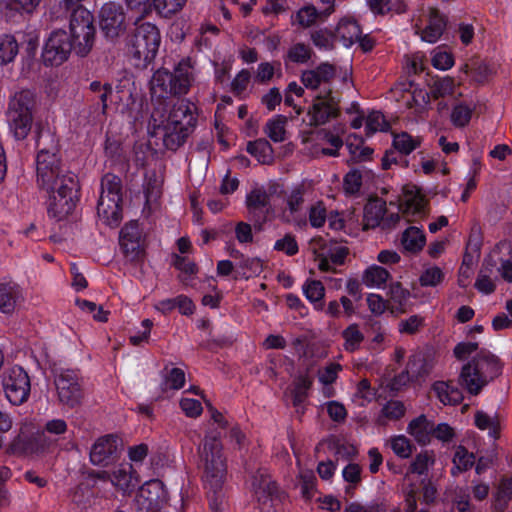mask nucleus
Returning a JSON list of instances; mask_svg holds the SVG:
<instances>
[{"label":"nucleus","mask_w":512,"mask_h":512,"mask_svg":"<svg viewBox=\"0 0 512 512\" xmlns=\"http://www.w3.org/2000/svg\"><path fill=\"white\" fill-rule=\"evenodd\" d=\"M37 181L49 194L48 213L58 221L71 214L76 206L77 179L62 168L57 156L58 144L49 131L40 133L37 142Z\"/></svg>","instance_id":"f257e3e1"},{"label":"nucleus","mask_w":512,"mask_h":512,"mask_svg":"<svg viewBox=\"0 0 512 512\" xmlns=\"http://www.w3.org/2000/svg\"><path fill=\"white\" fill-rule=\"evenodd\" d=\"M501 373L502 362L499 357L487 350H481L461 367L458 385L476 396Z\"/></svg>","instance_id":"f03ea898"},{"label":"nucleus","mask_w":512,"mask_h":512,"mask_svg":"<svg viewBox=\"0 0 512 512\" xmlns=\"http://www.w3.org/2000/svg\"><path fill=\"white\" fill-rule=\"evenodd\" d=\"M192 65L190 59H182L171 73L166 69H158L150 81L152 99L160 103L170 95H183L189 91L192 81Z\"/></svg>","instance_id":"7ed1b4c3"},{"label":"nucleus","mask_w":512,"mask_h":512,"mask_svg":"<svg viewBox=\"0 0 512 512\" xmlns=\"http://www.w3.org/2000/svg\"><path fill=\"white\" fill-rule=\"evenodd\" d=\"M200 468L203 470L205 485L214 492L221 489L227 473V463L219 435L205 436L200 449Z\"/></svg>","instance_id":"20e7f679"},{"label":"nucleus","mask_w":512,"mask_h":512,"mask_svg":"<svg viewBox=\"0 0 512 512\" xmlns=\"http://www.w3.org/2000/svg\"><path fill=\"white\" fill-rule=\"evenodd\" d=\"M71 11L70 41L74 44V52L84 57L91 51L95 42V26L93 15L82 5L66 9Z\"/></svg>","instance_id":"39448f33"},{"label":"nucleus","mask_w":512,"mask_h":512,"mask_svg":"<svg viewBox=\"0 0 512 512\" xmlns=\"http://www.w3.org/2000/svg\"><path fill=\"white\" fill-rule=\"evenodd\" d=\"M163 115L162 110L152 111L149 134L152 139H155L156 145H158L157 140H161L164 148L175 151L184 144L192 131L166 123Z\"/></svg>","instance_id":"423d86ee"},{"label":"nucleus","mask_w":512,"mask_h":512,"mask_svg":"<svg viewBox=\"0 0 512 512\" xmlns=\"http://www.w3.org/2000/svg\"><path fill=\"white\" fill-rule=\"evenodd\" d=\"M160 33L158 28L149 22L138 25L131 39L130 53L144 63L151 62L160 46Z\"/></svg>","instance_id":"0eeeda50"},{"label":"nucleus","mask_w":512,"mask_h":512,"mask_svg":"<svg viewBox=\"0 0 512 512\" xmlns=\"http://www.w3.org/2000/svg\"><path fill=\"white\" fill-rule=\"evenodd\" d=\"M59 402L68 408L79 407L84 400V392L78 373L71 369L55 371L54 380Z\"/></svg>","instance_id":"6e6552de"},{"label":"nucleus","mask_w":512,"mask_h":512,"mask_svg":"<svg viewBox=\"0 0 512 512\" xmlns=\"http://www.w3.org/2000/svg\"><path fill=\"white\" fill-rule=\"evenodd\" d=\"M310 126H322L340 116V99L332 89L325 88L317 94L308 109Z\"/></svg>","instance_id":"1a4fd4ad"},{"label":"nucleus","mask_w":512,"mask_h":512,"mask_svg":"<svg viewBox=\"0 0 512 512\" xmlns=\"http://www.w3.org/2000/svg\"><path fill=\"white\" fill-rule=\"evenodd\" d=\"M252 490L262 512H279L277 502L280 501L279 490L271 476L258 470L252 477Z\"/></svg>","instance_id":"9d476101"},{"label":"nucleus","mask_w":512,"mask_h":512,"mask_svg":"<svg viewBox=\"0 0 512 512\" xmlns=\"http://www.w3.org/2000/svg\"><path fill=\"white\" fill-rule=\"evenodd\" d=\"M99 26L106 38L115 40L126 32V13L120 3H105L99 12Z\"/></svg>","instance_id":"9b49d317"},{"label":"nucleus","mask_w":512,"mask_h":512,"mask_svg":"<svg viewBox=\"0 0 512 512\" xmlns=\"http://www.w3.org/2000/svg\"><path fill=\"white\" fill-rule=\"evenodd\" d=\"M120 247L126 259L139 262L145 258V238L137 221H130L121 229Z\"/></svg>","instance_id":"f8f14e48"},{"label":"nucleus","mask_w":512,"mask_h":512,"mask_svg":"<svg viewBox=\"0 0 512 512\" xmlns=\"http://www.w3.org/2000/svg\"><path fill=\"white\" fill-rule=\"evenodd\" d=\"M3 387L10 403L20 405L27 400L30 393L29 376L23 368L14 366L5 372Z\"/></svg>","instance_id":"ddd939ff"},{"label":"nucleus","mask_w":512,"mask_h":512,"mask_svg":"<svg viewBox=\"0 0 512 512\" xmlns=\"http://www.w3.org/2000/svg\"><path fill=\"white\" fill-rule=\"evenodd\" d=\"M153 110H162L164 121L180 128H187V130L192 131L196 124L194 105L184 99H178L171 106L165 102H160Z\"/></svg>","instance_id":"4468645a"},{"label":"nucleus","mask_w":512,"mask_h":512,"mask_svg":"<svg viewBox=\"0 0 512 512\" xmlns=\"http://www.w3.org/2000/svg\"><path fill=\"white\" fill-rule=\"evenodd\" d=\"M74 44L64 30L51 33L42 53L43 61L49 65H59L67 60Z\"/></svg>","instance_id":"2eb2a0df"},{"label":"nucleus","mask_w":512,"mask_h":512,"mask_svg":"<svg viewBox=\"0 0 512 512\" xmlns=\"http://www.w3.org/2000/svg\"><path fill=\"white\" fill-rule=\"evenodd\" d=\"M123 449V442L115 434L99 437L90 449V461L93 465L106 466L117 458Z\"/></svg>","instance_id":"dca6fc26"},{"label":"nucleus","mask_w":512,"mask_h":512,"mask_svg":"<svg viewBox=\"0 0 512 512\" xmlns=\"http://www.w3.org/2000/svg\"><path fill=\"white\" fill-rule=\"evenodd\" d=\"M336 77V68L327 62L319 64L313 69L302 72L301 82L310 90H317L321 86L329 85Z\"/></svg>","instance_id":"f3484780"},{"label":"nucleus","mask_w":512,"mask_h":512,"mask_svg":"<svg viewBox=\"0 0 512 512\" xmlns=\"http://www.w3.org/2000/svg\"><path fill=\"white\" fill-rule=\"evenodd\" d=\"M348 255V248L336 243L325 244L316 254L318 268L321 271H335V266L342 265Z\"/></svg>","instance_id":"a211bd4d"},{"label":"nucleus","mask_w":512,"mask_h":512,"mask_svg":"<svg viewBox=\"0 0 512 512\" xmlns=\"http://www.w3.org/2000/svg\"><path fill=\"white\" fill-rule=\"evenodd\" d=\"M111 484L124 495L130 494L139 484V479L132 464L123 462L111 471Z\"/></svg>","instance_id":"6ab92c4d"},{"label":"nucleus","mask_w":512,"mask_h":512,"mask_svg":"<svg viewBox=\"0 0 512 512\" xmlns=\"http://www.w3.org/2000/svg\"><path fill=\"white\" fill-rule=\"evenodd\" d=\"M447 26V19L444 15H442L438 9L434 7H430L428 9V23L427 25L419 31V26L417 27V34H420L421 39L428 43H436L443 32L445 31Z\"/></svg>","instance_id":"aec40b11"},{"label":"nucleus","mask_w":512,"mask_h":512,"mask_svg":"<svg viewBox=\"0 0 512 512\" xmlns=\"http://www.w3.org/2000/svg\"><path fill=\"white\" fill-rule=\"evenodd\" d=\"M428 204L425 195L416 185H406L403 188L402 212L404 215L424 216Z\"/></svg>","instance_id":"412c9836"},{"label":"nucleus","mask_w":512,"mask_h":512,"mask_svg":"<svg viewBox=\"0 0 512 512\" xmlns=\"http://www.w3.org/2000/svg\"><path fill=\"white\" fill-rule=\"evenodd\" d=\"M166 496L164 484L159 479L147 481L138 493L139 501L148 510L158 508L166 500Z\"/></svg>","instance_id":"4be33fe9"},{"label":"nucleus","mask_w":512,"mask_h":512,"mask_svg":"<svg viewBox=\"0 0 512 512\" xmlns=\"http://www.w3.org/2000/svg\"><path fill=\"white\" fill-rule=\"evenodd\" d=\"M121 200L122 197L108 196L106 194L100 195L97 214L106 225L116 226L120 222L122 217Z\"/></svg>","instance_id":"5701e85b"},{"label":"nucleus","mask_w":512,"mask_h":512,"mask_svg":"<svg viewBox=\"0 0 512 512\" xmlns=\"http://www.w3.org/2000/svg\"><path fill=\"white\" fill-rule=\"evenodd\" d=\"M19 106L16 107L14 103L9 110L10 126L17 139H24L31 128L32 116L27 107H24L17 103Z\"/></svg>","instance_id":"b1692460"},{"label":"nucleus","mask_w":512,"mask_h":512,"mask_svg":"<svg viewBox=\"0 0 512 512\" xmlns=\"http://www.w3.org/2000/svg\"><path fill=\"white\" fill-rule=\"evenodd\" d=\"M407 364L408 372L411 373L412 378L418 379L426 376L434 367V353L431 350L417 351L409 358Z\"/></svg>","instance_id":"393cba45"},{"label":"nucleus","mask_w":512,"mask_h":512,"mask_svg":"<svg viewBox=\"0 0 512 512\" xmlns=\"http://www.w3.org/2000/svg\"><path fill=\"white\" fill-rule=\"evenodd\" d=\"M386 213V202L379 198L370 199L364 206L363 229H373L382 225Z\"/></svg>","instance_id":"a878e982"},{"label":"nucleus","mask_w":512,"mask_h":512,"mask_svg":"<svg viewBox=\"0 0 512 512\" xmlns=\"http://www.w3.org/2000/svg\"><path fill=\"white\" fill-rule=\"evenodd\" d=\"M495 270L496 262L491 257L484 259L474 285L480 293L489 295L495 291Z\"/></svg>","instance_id":"bb28decb"},{"label":"nucleus","mask_w":512,"mask_h":512,"mask_svg":"<svg viewBox=\"0 0 512 512\" xmlns=\"http://www.w3.org/2000/svg\"><path fill=\"white\" fill-rule=\"evenodd\" d=\"M432 431L433 422L423 414L411 420L407 427V432L420 445H427L431 442Z\"/></svg>","instance_id":"cd10ccee"},{"label":"nucleus","mask_w":512,"mask_h":512,"mask_svg":"<svg viewBox=\"0 0 512 512\" xmlns=\"http://www.w3.org/2000/svg\"><path fill=\"white\" fill-rule=\"evenodd\" d=\"M425 243L423 231L416 226H410L402 233L401 245L406 252L416 254L424 248Z\"/></svg>","instance_id":"c85d7f7f"},{"label":"nucleus","mask_w":512,"mask_h":512,"mask_svg":"<svg viewBox=\"0 0 512 512\" xmlns=\"http://www.w3.org/2000/svg\"><path fill=\"white\" fill-rule=\"evenodd\" d=\"M305 193L306 189L302 184L293 187L289 192L285 193L286 208L283 211V216L287 221H290V218L302 209Z\"/></svg>","instance_id":"c756f323"},{"label":"nucleus","mask_w":512,"mask_h":512,"mask_svg":"<svg viewBox=\"0 0 512 512\" xmlns=\"http://www.w3.org/2000/svg\"><path fill=\"white\" fill-rule=\"evenodd\" d=\"M361 34V28L354 20L343 19L336 28V35L345 47L358 41Z\"/></svg>","instance_id":"7c9ffc66"},{"label":"nucleus","mask_w":512,"mask_h":512,"mask_svg":"<svg viewBox=\"0 0 512 512\" xmlns=\"http://www.w3.org/2000/svg\"><path fill=\"white\" fill-rule=\"evenodd\" d=\"M406 413V407L403 402L399 400L388 401L381 409L376 424L379 426H385L390 421H398L404 417Z\"/></svg>","instance_id":"2f4dec72"},{"label":"nucleus","mask_w":512,"mask_h":512,"mask_svg":"<svg viewBox=\"0 0 512 512\" xmlns=\"http://www.w3.org/2000/svg\"><path fill=\"white\" fill-rule=\"evenodd\" d=\"M433 391L438 399L445 405H456L463 399L461 391L457 387L451 386L448 382H435L433 384Z\"/></svg>","instance_id":"473e14b6"},{"label":"nucleus","mask_w":512,"mask_h":512,"mask_svg":"<svg viewBox=\"0 0 512 512\" xmlns=\"http://www.w3.org/2000/svg\"><path fill=\"white\" fill-rule=\"evenodd\" d=\"M247 152L262 164H271L274 159L273 148L264 138L248 142Z\"/></svg>","instance_id":"72a5a7b5"},{"label":"nucleus","mask_w":512,"mask_h":512,"mask_svg":"<svg viewBox=\"0 0 512 512\" xmlns=\"http://www.w3.org/2000/svg\"><path fill=\"white\" fill-rule=\"evenodd\" d=\"M389 278L390 273L387 269L372 265L363 272L362 283L369 288H381Z\"/></svg>","instance_id":"f704fd0d"},{"label":"nucleus","mask_w":512,"mask_h":512,"mask_svg":"<svg viewBox=\"0 0 512 512\" xmlns=\"http://www.w3.org/2000/svg\"><path fill=\"white\" fill-rule=\"evenodd\" d=\"M312 379L308 375H299L295 378L290 389L293 406L304 404L312 386Z\"/></svg>","instance_id":"c9c22d12"},{"label":"nucleus","mask_w":512,"mask_h":512,"mask_svg":"<svg viewBox=\"0 0 512 512\" xmlns=\"http://www.w3.org/2000/svg\"><path fill=\"white\" fill-rule=\"evenodd\" d=\"M18 296L19 291L16 284L12 282L0 283V311L6 314L12 313Z\"/></svg>","instance_id":"e433bc0d"},{"label":"nucleus","mask_w":512,"mask_h":512,"mask_svg":"<svg viewBox=\"0 0 512 512\" xmlns=\"http://www.w3.org/2000/svg\"><path fill=\"white\" fill-rule=\"evenodd\" d=\"M287 117L276 115L268 120L264 127V133L276 143L283 142L286 139Z\"/></svg>","instance_id":"4c0bfd02"},{"label":"nucleus","mask_w":512,"mask_h":512,"mask_svg":"<svg viewBox=\"0 0 512 512\" xmlns=\"http://www.w3.org/2000/svg\"><path fill=\"white\" fill-rule=\"evenodd\" d=\"M312 54L313 51L309 45L296 43L287 50L284 62L286 65L288 63L305 64L311 59Z\"/></svg>","instance_id":"58836bf2"},{"label":"nucleus","mask_w":512,"mask_h":512,"mask_svg":"<svg viewBox=\"0 0 512 512\" xmlns=\"http://www.w3.org/2000/svg\"><path fill=\"white\" fill-rule=\"evenodd\" d=\"M325 18L322 11H318L313 5H306L298 10L293 23H297L302 28H309L319 19Z\"/></svg>","instance_id":"ea45409f"},{"label":"nucleus","mask_w":512,"mask_h":512,"mask_svg":"<svg viewBox=\"0 0 512 512\" xmlns=\"http://www.w3.org/2000/svg\"><path fill=\"white\" fill-rule=\"evenodd\" d=\"M435 463V454L433 451L424 450L418 453L409 466V472L413 474H426L431 466Z\"/></svg>","instance_id":"a19ab883"},{"label":"nucleus","mask_w":512,"mask_h":512,"mask_svg":"<svg viewBox=\"0 0 512 512\" xmlns=\"http://www.w3.org/2000/svg\"><path fill=\"white\" fill-rule=\"evenodd\" d=\"M344 339V349L348 352H354L360 348L364 341V334L361 332L358 324L353 323L342 331Z\"/></svg>","instance_id":"79ce46f5"},{"label":"nucleus","mask_w":512,"mask_h":512,"mask_svg":"<svg viewBox=\"0 0 512 512\" xmlns=\"http://www.w3.org/2000/svg\"><path fill=\"white\" fill-rule=\"evenodd\" d=\"M473 111L474 108L465 103L461 102L456 104L452 108L450 114V121L452 125L456 128H464L468 126L471 121Z\"/></svg>","instance_id":"37998d69"},{"label":"nucleus","mask_w":512,"mask_h":512,"mask_svg":"<svg viewBox=\"0 0 512 512\" xmlns=\"http://www.w3.org/2000/svg\"><path fill=\"white\" fill-rule=\"evenodd\" d=\"M173 265L181 271L179 280L185 285L189 284V281L198 271V268L193 261L177 254L173 255Z\"/></svg>","instance_id":"c03bdc74"},{"label":"nucleus","mask_w":512,"mask_h":512,"mask_svg":"<svg viewBox=\"0 0 512 512\" xmlns=\"http://www.w3.org/2000/svg\"><path fill=\"white\" fill-rule=\"evenodd\" d=\"M369 8L376 14H385L389 11L403 13L406 11V4L402 0H368Z\"/></svg>","instance_id":"a18cd8bd"},{"label":"nucleus","mask_w":512,"mask_h":512,"mask_svg":"<svg viewBox=\"0 0 512 512\" xmlns=\"http://www.w3.org/2000/svg\"><path fill=\"white\" fill-rule=\"evenodd\" d=\"M420 139L414 138L406 132L396 134L393 139L394 148L401 154L408 155L420 146Z\"/></svg>","instance_id":"49530a36"},{"label":"nucleus","mask_w":512,"mask_h":512,"mask_svg":"<svg viewBox=\"0 0 512 512\" xmlns=\"http://www.w3.org/2000/svg\"><path fill=\"white\" fill-rule=\"evenodd\" d=\"M445 274L438 266L426 267L419 277L422 287H436L444 280Z\"/></svg>","instance_id":"de8ad7c7"},{"label":"nucleus","mask_w":512,"mask_h":512,"mask_svg":"<svg viewBox=\"0 0 512 512\" xmlns=\"http://www.w3.org/2000/svg\"><path fill=\"white\" fill-rule=\"evenodd\" d=\"M270 202L269 193L263 188H254L246 197V205L250 211L260 210Z\"/></svg>","instance_id":"09e8293b"},{"label":"nucleus","mask_w":512,"mask_h":512,"mask_svg":"<svg viewBox=\"0 0 512 512\" xmlns=\"http://www.w3.org/2000/svg\"><path fill=\"white\" fill-rule=\"evenodd\" d=\"M454 468L452 474L456 475L462 471H466L474 464V455L469 453L463 446H459L453 457Z\"/></svg>","instance_id":"8fccbe9b"},{"label":"nucleus","mask_w":512,"mask_h":512,"mask_svg":"<svg viewBox=\"0 0 512 512\" xmlns=\"http://www.w3.org/2000/svg\"><path fill=\"white\" fill-rule=\"evenodd\" d=\"M362 187V174L352 169L343 178V191L348 196L357 195Z\"/></svg>","instance_id":"3c124183"},{"label":"nucleus","mask_w":512,"mask_h":512,"mask_svg":"<svg viewBox=\"0 0 512 512\" xmlns=\"http://www.w3.org/2000/svg\"><path fill=\"white\" fill-rule=\"evenodd\" d=\"M388 295L396 309L404 311L403 307L406 305L410 297L409 290L404 288L400 282H394L389 287Z\"/></svg>","instance_id":"603ef678"},{"label":"nucleus","mask_w":512,"mask_h":512,"mask_svg":"<svg viewBox=\"0 0 512 512\" xmlns=\"http://www.w3.org/2000/svg\"><path fill=\"white\" fill-rule=\"evenodd\" d=\"M455 82L451 77L437 79L430 87V94L434 99L443 98L454 92Z\"/></svg>","instance_id":"864d4df0"},{"label":"nucleus","mask_w":512,"mask_h":512,"mask_svg":"<svg viewBox=\"0 0 512 512\" xmlns=\"http://www.w3.org/2000/svg\"><path fill=\"white\" fill-rule=\"evenodd\" d=\"M18 53V45L13 36L5 35L0 39V62H11Z\"/></svg>","instance_id":"5fc2aeb1"},{"label":"nucleus","mask_w":512,"mask_h":512,"mask_svg":"<svg viewBox=\"0 0 512 512\" xmlns=\"http://www.w3.org/2000/svg\"><path fill=\"white\" fill-rule=\"evenodd\" d=\"M390 446L393 452L400 458H409L412 453L414 446L411 441L404 435H399L391 438Z\"/></svg>","instance_id":"6e6d98bb"},{"label":"nucleus","mask_w":512,"mask_h":512,"mask_svg":"<svg viewBox=\"0 0 512 512\" xmlns=\"http://www.w3.org/2000/svg\"><path fill=\"white\" fill-rule=\"evenodd\" d=\"M122 184L120 177L107 173L101 181V194L108 196L121 197Z\"/></svg>","instance_id":"4d7b16f0"},{"label":"nucleus","mask_w":512,"mask_h":512,"mask_svg":"<svg viewBox=\"0 0 512 512\" xmlns=\"http://www.w3.org/2000/svg\"><path fill=\"white\" fill-rule=\"evenodd\" d=\"M512 498V478L501 480L496 495L495 501L496 505L500 509H505L507 507L508 502Z\"/></svg>","instance_id":"13d9d810"},{"label":"nucleus","mask_w":512,"mask_h":512,"mask_svg":"<svg viewBox=\"0 0 512 512\" xmlns=\"http://www.w3.org/2000/svg\"><path fill=\"white\" fill-rule=\"evenodd\" d=\"M185 0H153L151 13L155 10L160 14L169 15L179 11Z\"/></svg>","instance_id":"bf43d9fd"},{"label":"nucleus","mask_w":512,"mask_h":512,"mask_svg":"<svg viewBox=\"0 0 512 512\" xmlns=\"http://www.w3.org/2000/svg\"><path fill=\"white\" fill-rule=\"evenodd\" d=\"M342 370L339 363H329L323 369L318 370V379L324 386L331 385L338 378V373Z\"/></svg>","instance_id":"052dcab7"},{"label":"nucleus","mask_w":512,"mask_h":512,"mask_svg":"<svg viewBox=\"0 0 512 512\" xmlns=\"http://www.w3.org/2000/svg\"><path fill=\"white\" fill-rule=\"evenodd\" d=\"M475 424L481 430L489 429V434L492 437H494V438L498 437V423H497L496 419L490 417L485 412H483V411L476 412Z\"/></svg>","instance_id":"680f3d73"},{"label":"nucleus","mask_w":512,"mask_h":512,"mask_svg":"<svg viewBox=\"0 0 512 512\" xmlns=\"http://www.w3.org/2000/svg\"><path fill=\"white\" fill-rule=\"evenodd\" d=\"M239 268L241 269V276L249 279L262 272L263 264L259 258H246L240 262Z\"/></svg>","instance_id":"e2e57ef3"},{"label":"nucleus","mask_w":512,"mask_h":512,"mask_svg":"<svg viewBox=\"0 0 512 512\" xmlns=\"http://www.w3.org/2000/svg\"><path fill=\"white\" fill-rule=\"evenodd\" d=\"M303 292L311 302L321 301L325 295V288L318 280L307 281L303 285Z\"/></svg>","instance_id":"0e129e2a"},{"label":"nucleus","mask_w":512,"mask_h":512,"mask_svg":"<svg viewBox=\"0 0 512 512\" xmlns=\"http://www.w3.org/2000/svg\"><path fill=\"white\" fill-rule=\"evenodd\" d=\"M274 249L283 252L288 256L298 253L299 247L296 238L292 234H286L283 238L278 239L274 244Z\"/></svg>","instance_id":"69168bd1"},{"label":"nucleus","mask_w":512,"mask_h":512,"mask_svg":"<svg viewBox=\"0 0 512 512\" xmlns=\"http://www.w3.org/2000/svg\"><path fill=\"white\" fill-rule=\"evenodd\" d=\"M388 128L384 116L377 111L371 112L366 119V134L372 135L377 131H384Z\"/></svg>","instance_id":"338daca9"},{"label":"nucleus","mask_w":512,"mask_h":512,"mask_svg":"<svg viewBox=\"0 0 512 512\" xmlns=\"http://www.w3.org/2000/svg\"><path fill=\"white\" fill-rule=\"evenodd\" d=\"M424 324V318L419 315H412L407 319L401 320L398 324V330L401 334H415Z\"/></svg>","instance_id":"774afa93"}]
</instances>
